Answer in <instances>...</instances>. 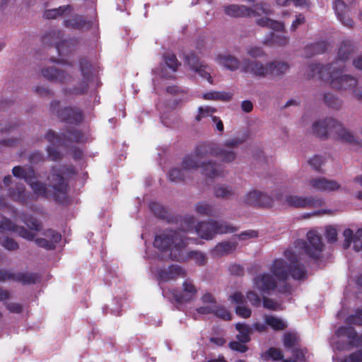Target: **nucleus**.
I'll list each match as a JSON object with an SVG mask.
<instances>
[{"mask_svg":"<svg viewBox=\"0 0 362 362\" xmlns=\"http://www.w3.org/2000/svg\"><path fill=\"white\" fill-rule=\"evenodd\" d=\"M243 204L254 206H270L273 203V199L266 193L252 189L243 197Z\"/></svg>","mask_w":362,"mask_h":362,"instance_id":"ddd939ff","label":"nucleus"},{"mask_svg":"<svg viewBox=\"0 0 362 362\" xmlns=\"http://www.w3.org/2000/svg\"><path fill=\"white\" fill-rule=\"evenodd\" d=\"M240 341H232L229 344L231 349L241 353H244L247 350V347Z\"/></svg>","mask_w":362,"mask_h":362,"instance_id":"864d4df0","label":"nucleus"},{"mask_svg":"<svg viewBox=\"0 0 362 362\" xmlns=\"http://www.w3.org/2000/svg\"><path fill=\"white\" fill-rule=\"evenodd\" d=\"M71 8L69 6H61L58 8L47 10L45 12V16L47 18H55L57 16L63 15L64 13H69Z\"/></svg>","mask_w":362,"mask_h":362,"instance_id":"e433bc0d","label":"nucleus"},{"mask_svg":"<svg viewBox=\"0 0 362 362\" xmlns=\"http://www.w3.org/2000/svg\"><path fill=\"white\" fill-rule=\"evenodd\" d=\"M307 242L299 240L296 243L295 249L288 250L285 252L284 259H276L271 268L272 275L262 273L257 275L253 281V287L258 290L262 295H269L278 287L279 284H284L291 274L296 279H302L305 276L304 267L300 264L303 259V253L312 259H319L322 257L324 244L321 238L314 230L307 233Z\"/></svg>","mask_w":362,"mask_h":362,"instance_id":"f257e3e1","label":"nucleus"},{"mask_svg":"<svg viewBox=\"0 0 362 362\" xmlns=\"http://www.w3.org/2000/svg\"><path fill=\"white\" fill-rule=\"evenodd\" d=\"M6 308L9 310V311L16 313H20L22 310L21 305L15 303H8L6 305Z\"/></svg>","mask_w":362,"mask_h":362,"instance_id":"680f3d73","label":"nucleus"},{"mask_svg":"<svg viewBox=\"0 0 362 362\" xmlns=\"http://www.w3.org/2000/svg\"><path fill=\"white\" fill-rule=\"evenodd\" d=\"M20 219L27 226L18 227L8 218H3L0 222V232L13 231L27 240H33L35 244L46 249H53L61 240V235L52 230L44 229L40 223L33 216H21Z\"/></svg>","mask_w":362,"mask_h":362,"instance_id":"f03ea898","label":"nucleus"},{"mask_svg":"<svg viewBox=\"0 0 362 362\" xmlns=\"http://www.w3.org/2000/svg\"><path fill=\"white\" fill-rule=\"evenodd\" d=\"M1 245L8 250H14L18 248V244L11 238H4L1 240Z\"/></svg>","mask_w":362,"mask_h":362,"instance_id":"49530a36","label":"nucleus"},{"mask_svg":"<svg viewBox=\"0 0 362 362\" xmlns=\"http://www.w3.org/2000/svg\"><path fill=\"white\" fill-rule=\"evenodd\" d=\"M249 17L256 18L257 25L269 28L277 32L284 30L285 26L281 22L273 21L269 18L272 14V9L269 4L263 2L256 4L249 7Z\"/></svg>","mask_w":362,"mask_h":362,"instance_id":"1a4fd4ad","label":"nucleus"},{"mask_svg":"<svg viewBox=\"0 0 362 362\" xmlns=\"http://www.w3.org/2000/svg\"><path fill=\"white\" fill-rule=\"evenodd\" d=\"M289 38L284 33H272L270 37L264 40L265 44H269L275 46L282 47L287 45Z\"/></svg>","mask_w":362,"mask_h":362,"instance_id":"7c9ffc66","label":"nucleus"},{"mask_svg":"<svg viewBox=\"0 0 362 362\" xmlns=\"http://www.w3.org/2000/svg\"><path fill=\"white\" fill-rule=\"evenodd\" d=\"M46 140L49 142L53 146L59 144L60 142V138L55 135L54 132L52 131H49L46 136H45Z\"/></svg>","mask_w":362,"mask_h":362,"instance_id":"6e6d98bb","label":"nucleus"},{"mask_svg":"<svg viewBox=\"0 0 362 362\" xmlns=\"http://www.w3.org/2000/svg\"><path fill=\"white\" fill-rule=\"evenodd\" d=\"M5 280H13L23 282L24 284H30L35 282L34 277L28 274L14 273L11 271L0 270V281Z\"/></svg>","mask_w":362,"mask_h":362,"instance_id":"b1692460","label":"nucleus"},{"mask_svg":"<svg viewBox=\"0 0 362 362\" xmlns=\"http://www.w3.org/2000/svg\"><path fill=\"white\" fill-rule=\"evenodd\" d=\"M308 183L312 189L321 192H331L340 188L337 181L322 176L310 178Z\"/></svg>","mask_w":362,"mask_h":362,"instance_id":"4468645a","label":"nucleus"},{"mask_svg":"<svg viewBox=\"0 0 362 362\" xmlns=\"http://www.w3.org/2000/svg\"><path fill=\"white\" fill-rule=\"evenodd\" d=\"M183 232L166 230L156 236L154 246L160 251L165 252V257L172 259L182 261L187 257L192 258L198 264H203L206 261L205 255L199 252H187L185 246L188 240H184Z\"/></svg>","mask_w":362,"mask_h":362,"instance_id":"20e7f679","label":"nucleus"},{"mask_svg":"<svg viewBox=\"0 0 362 362\" xmlns=\"http://www.w3.org/2000/svg\"><path fill=\"white\" fill-rule=\"evenodd\" d=\"M230 300L231 303L237 304L235 312L238 315L243 318L250 317L252 311L247 306L245 305L246 299L242 293L239 291L234 292L230 295Z\"/></svg>","mask_w":362,"mask_h":362,"instance_id":"6ab92c4d","label":"nucleus"},{"mask_svg":"<svg viewBox=\"0 0 362 362\" xmlns=\"http://www.w3.org/2000/svg\"><path fill=\"white\" fill-rule=\"evenodd\" d=\"M16 189L18 190V192H12L11 193V197L14 199H18L20 201H24L25 200V196L23 194L24 193V187L23 185H18L16 187Z\"/></svg>","mask_w":362,"mask_h":362,"instance_id":"5fc2aeb1","label":"nucleus"},{"mask_svg":"<svg viewBox=\"0 0 362 362\" xmlns=\"http://www.w3.org/2000/svg\"><path fill=\"white\" fill-rule=\"evenodd\" d=\"M80 66L81 69V72L83 75L84 81L83 82L81 88L76 90V93L77 94L83 93L87 89L88 82L90 80V74L89 71L90 65L89 62L86 60H82L80 62Z\"/></svg>","mask_w":362,"mask_h":362,"instance_id":"473e14b6","label":"nucleus"},{"mask_svg":"<svg viewBox=\"0 0 362 362\" xmlns=\"http://www.w3.org/2000/svg\"><path fill=\"white\" fill-rule=\"evenodd\" d=\"M334 362H362V350H359L350 354L348 357L344 360H340L333 356Z\"/></svg>","mask_w":362,"mask_h":362,"instance_id":"58836bf2","label":"nucleus"},{"mask_svg":"<svg viewBox=\"0 0 362 362\" xmlns=\"http://www.w3.org/2000/svg\"><path fill=\"white\" fill-rule=\"evenodd\" d=\"M215 61L218 64L230 71H235L240 66L239 60L235 57L228 53L218 54L215 58Z\"/></svg>","mask_w":362,"mask_h":362,"instance_id":"5701e85b","label":"nucleus"},{"mask_svg":"<svg viewBox=\"0 0 362 362\" xmlns=\"http://www.w3.org/2000/svg\"><path fill=\"white\" fill-rule=\"evenodd\" d=\"M353 63L356 69L362 70V56L356 58Z\"/></svg>","mask_w":362,"mask_h":362,"instance_id":"774afa93","label":"nucleus"},{"mask_svg":"<svg viewBox=\"0 0 362 362\" xmlns=\"http://www.w3.org/2000/svg\"><path fill=\"white\" fill-rule=\"evenodd\" d=\"M333 8L339 21L345 26L351 28L354 25V21L349 17V7L344 0H334Z\"/></svg>","mask_w":362,"mask_h":362,"instance_id":"f3484780","label":"nucleus"},{"mask_svg":"<svg viewBox=\"0 0 362 362\" xmlns=\"http://www.w3.org/2000/svg\"><path fill=\"white\" fill-rule=\"evenodd\" d=\"M296 336L294 334L286 333L284 336V345L286 348H291L295 345Z\"/></svg>","mask_w":362,"mask_h":362,"instance_id":"09e8293b","label":"nucleus"},{"mask_svg":"<svg viewBox=\"0 0 362 362\" xmlns=\"http://www.w3.org/2000/svg\"><path fill=\"white\" fill-rule=\"evenodd\" d=\"M344 247L345 248L349 247L351 243H353L354 248L356 250H362V228L358 229L355 233L351 229H346L344 231Z\"/></svg>","mask_w":362,"mask_h":362,"instance_id":"412c9836","label":"nucleus"},{"mask_svg":"<svg viewBox=\"0 0 362 362\" xmlns=\"http://www.w3.org/2000/svg\"><path fill=\"white\" fill-rule=\"evenodd\" d=\"M324 163V160L321 156H315L310 159L309 164L310 165L317 171H320L321 170V167Z\"/></svg>","mask_w":362,"mask_h":362,"instance_id":"37998d69","label":"nucleus"},{"mask_svg":"<svg viewBox=\"0 0 362 362\" xmlns=\"http://www.w3.org/2000/svg\"><path fill=\"white\" fill-rule=\"evenodd\" d=\"M325 237L329 242H335L337 238V231L335 227L329 226L325 228Z\"/></svg>","mask_w":362,"mask_h":362,"instance_id":"79ce46f5","label":"nucleus"},{"mask_svg":"<svg viewBox=\"0 0 362 362\" xmlns=\"http://www.w3.org/2000/svg\"><path fill=\"white\" fill-rule=\"evenodd\" d=\"M42 76L47 79L54 82H66L70 78L64 71L55 66L45 68L42 70Z\"/></svg>","mask_w":362,"mask_h":362,"instance_id":"4be33fe9","label":"nucleus"},{"mask_svg":"<svg viewBox=\"0 0 362 362\" xmlns=\"http://www.w3.org/2000/svg\"><path fill=\"white\" fill-rule=\"evenodd\" d=\"M233 231V227L226 223H218L216 221H209L200 223L196 227V233L202 238L209 240L211 239L215 234L226 233Z\"/></svg>","mask_w":362,"mask_h":362,"instance_id":"9d476101","label":"nucleus"},{"mask_svg":"<svg viewBox=\"0 0 362 362\" xmlns=\"http://www.w3.org/2000/svg\"><path fill=\"white\" fill-rule=\"evenodd\" d=\"M236 248V244L232 242H224L218 244L214 249L215 255H223L228 254Z\"/></svg>","mask_w":362,"mask_h":362,"instance_id":"f704fd0d","label":"nucleus"},{"mask_svg":"<svg viewBox=\"0 0 362 362\" xmlns=\"http://www.w3.org/2000/svg\"><path fill=\"white\" fill-rule=\"evenodd\" d=\"M263 305L264 308L270 310H278L279 304L274 301L272 299L264 298H263Z\"/></svg>","mask_w":362,"mask_h":362,"instance_id":"4d7b16f0","label":"nucleus"},{"mask_svg":"<svg viewBox=\"0 0 362 362\" xmlns=\"http://www.w3.org/2000/svg\"><path fill=\"white\" fill-rule=\"evenodd\" d=\"M267 325H266V323L264 324V323L257 322L253 325V328L256 331L262 332H264L267 329Z\"/></svg>","mask_w":362,"mask_h":362,"instance_id":"338daca9","label":"nucleus"},{"mask_svg":"<svg viewBox=\"0 0 362 362\" xmlns=\"http://www.w3.org/2000/svg\"><path fill=\"white\" fill-rule=\"evenodd\" d=\"M242 69L244 72L250 73L253 75L259 76H264L269 74V63L266 65H264L261 62L256 61H244Z\"/></svg>","mask_w":362,"mask_h":362,"instance_id":"aec40b11","label":"nucleus"},{"mask_svg":"<svg viewBox=\"0 0 362 362\" xmlns=\"http://www.w3.org/2000/svg\"><path fill=\"white\" fill-rule=\"evenodd\" d=\"M239 144H240V141L238 139L233 138L227 139L221 146L228 149H232L233 147L237 146Z\"/></svg>","mask_w":362,"mask_h":362,"instance_id":"bf43d9fd","label":"nucleus"},{"mask_svg":"<svg viewBox=\"0 0 362 362\" xmlns=\"http://www.w3.org/2000/svg\"><path fill=\"white\" fill-rule=\"evenodd\" d=\"M241 107L245 112H250L252 111L253 105L250 101L245 100L242 103Z\"/></svg>","mask_w":362,"mask_h":362,"instance_id":"e2e57ef3","label":"nucleus"},{"mask_svg":"<svg viewBox=\"0 0 362 362\" xmlns=\"http://www.w3.org/2000/svg\"><path fill=\"white\" fill-rule=\"evenodd\" d=\"M185 271L178 265H172L167 269L160 270L158 272V276L160 280L167 281L175 279L177 277H182L185 275Z\"/></svg>","mask_w":362,"mask_h":362,"instance_id":"393cba45","label":"nucleus"},{"mask_svg":"<svg viewBox=\"0 0 362 362\" xmlns=\"http://www.w3.org/2000/svg\"><path fill=\"white\" fill-rule=\"evenodd\" d=\"M13 174L16 177L25 179L37 196L59 198L60 194H64L66 190V183L59 170L53 169L51 176L48 177L49 188H47L41 182L34 180L35 179V173L30 167H14Z\"/></svg>","mask_w":362,"mask_h":362,"instance_id":"39448f33","label":"nucleus"},{"mask_svg":"<svg viewBox=\"0 0 362 362\" xmlns=\"http://www.w3.org/2000/svg\"><path fill=\"white\" fill-rule=\"evenodd\" d=\"M329 343L334 349L349 350L353 346H362V335L358 337L352 327H341L337 329Z\"/></svg>","mask_w":362,"mask_h":362,"instance_id":"6e6552de","label":"nucleus"},{"mask_svg":"<svg viewBox=\"0 0 362 362\" xmlns=\"http://www.w3.org/2000/svg\"><path fill=\"white\" fill-rule=\"evenodd\" d=\"M235 329L238 332L236 338L239 341L247 343L250 341L252 328L250 325L243 323H237L235 325Z\"/></svg>","mask_w":362,"mask_h":362,"instance_id":"cd10ccee","label":"nucleus"},{"mask_svg":"<svg viewBox=\"0 0 362 362\" xmlns=\"http://www.w3.org/2000/svg\"><path fill=\"white\" fill-rule=\"evenodd\" d=\"M57 114L62 119L66 120L71 123L78 122L82 119L81 112L72 107H66L59 111Z\"/></svg>","mask_w":362,"mask_h":362,"instance_id":"bb28decb","label":"nucleus"},{"mask_svg":"<svg viewBox=\"0 0 362 362\" xmlns=\"http://www.w3.org/2000/svg\"><path fill=\"white\" fill-rule=\"evenodd\" d=\"M195 210L197 213L202 214V215H206V216H214L215 211L211 205L209 204L202 202L198 203L195 206Z\"/></svg>","mask_w":362,"mask_h":362,"instance_id":"c9c22d12","label":"nucleus"},{"mask_svg":"<svg viewBox=\"0 0 362 362\" xmlns=\"http://www.w3.org/2000/svg\"><path fill=\"white\" fill-rule=\"evenodd\" d=\"M247 299L254 306L260 305L261 298L254 291H250L247 293Z\"/></svg>","mask_w":362,"mask_h":362,"instance_id":"de8ad7c7","label":"nucleus"},{"mask_svg":"<svg viewBox=\"0 0 362 362\" xmlns=\"http://www.w3.org/2000/svg\"><path fill=\"white\" fill-rule=\"evenodd\" d=\"M209 151V147L206 145H199L194 153L192 155L186 156L183 161L181 168H175L170 170L168 174L169 179L172 181H178L184 180L190 173L199 171L202 174L214 177L218 175V171L215 168L214 165L204 162H201Z\"/></svg>","mask_w":362,"mask_h":362,"instance_id":"423d86ee","label":"nucleus"},{"mask_svg":"<svg viewBox=\"0 0 362 362\" xmlns=\"http://www.w3.org/2000/svg\"><path fill=\"white\" fill-rule=\"evenodd\" d=\"M233 94L227 91H210L202 95L204 100L228 101Z\"/></svg>","mask_w":362,"mask_h":362,"instance_id":"c756f323","label":"nucleus"},{"mask_svg":"<svg viewBox=\"0 0 362 362\" xmlns=\"http://www.w3.org/2000/svg\"><path fill=\"white\" fill-rule=\"evenodd\" d=\"M233 189L229 187L220 186L215 190V194L217 197L228 198L233 195Z\"/></svg>","mask_w":362,"mask_h":362,"instance_id":"ea45409f","label":"nucleus"},{"mask_svg":"<svg viewBox=\"0 0 362 362\" xmlns=\"http://www.w3.org/2000/svg\"><path fill=\"white\" fill-rule=\"evenodd\" d=\"M351 51V45L343 44L338 52V59L331 65L322 66L320 64H311L308 68V77L318 76L320 78L329 82L332 86L337 89H349L354 88L356 80L348 75L343 74V63L348 58Z\"/></svg>","mask_w":362,"mask_h":362,"instance_id":"7ed1b4c3","label":"nucleus"},{"mask_svg":"<svg viewBox=\"0 0 362 362\" xmlns=\"http://www.w3.org/2000/svg\"><path fill=\"white\" fill-rule=\"evenodd\" d=\"M216 112V110L213 107L206 106L204 107H200L199 108V114L197 115L196 119L199 121L201 120L202 117L210 116L214 112Z\"/></svg>","mask_w":362,"mask_h":362,"instance_id":"c03bdc74","label":"nucleus"},{"mask_svg":"<svg viewBox=\"0 0 362 362\" xmlns=\"http://www.w3.org/2000/svg\"><path fill=\"white\" fill-rule=\"evenodd\" d=\"M82 18L81 17H74L71 19L65 21L66 26H71L74 28H81L83 27Z\"/></svg>","mask_w":362,"mask_h":362,"instance_id":"603ef678","label":"nucleus"},{"mask_svg":"<svg viewBox=\"0 0 362 362\" xmlns=\"http://www.w3.org/2000/svg\"><path fill=\"white\" fill-rule=\"evenodd\" d=\"M247 53L254 58L261 57L264 55L262 48L257 46H249L247 48Z\"/></svg>","mask_w":362,"mask_h":362,"instance_id":"a18cd8bd","label":"nucleus"},{"mask_svg":"<svg viewBox=\"0 0 362 362\" xmlns=\"http://www.w3.org/2000/svg\"><path fill=\"white\" fill-rule=\"evenodd\" d=\"M211 313H214L216 316L225 320H231V314L223 306L216 305L214 311Z\"/></svg>","mask_w":362,"mask_h":362,"instance_id":"a19ab883","label":"nucleus"},{"mask_svg":"<svg viewBox=\"0 0 362 362\" xmlns=\"http://www.w3.org/2000/svg\"><path fill=\"white\" fill-rule=\"evenodd\" d=\"M202 145H206V144H203ZM209 147V152L204 156V158L201 160V162H204L206 164H209V163H206V160L209 156L212 155L221 158L223 162L230 163L233 161L236 158V153L233 149H228L224 147H216L213 148L210 145L206 144ZM211 164V163H210ZM214 165L215 168L218 171V176L221 174V170H220V166L216 164L212 163ZM216 177V175L214 176Z\"/></svg>","mask_w":362,"mask_h":362,"instance_id":"f8f14e48","label":"nucleus"},{"mask_svg":"<svg viewBox=\"0 0 362 362\" xmlns=\"http://www.w3.org/2000/svg\"><path fill=\"white\" fill-rule=\"evenodd\" d=\"M179 63L176 57L173 54H167L163 57V64L160 65V69L156 70V74L164 78H171L176 71Z\"/></svg>","mask_w":362,"mask_h":362,"instance_id":"dca6fc26","label":"nucleus"},{"mask_svg":"<svg viewBox=\"0 0 362 362\" xmlns=\"http://www.w3.org/2000/svg\"><path fill=\"white\" fill-rule=\"evenodd\" d=\"M295 359H286L283 362H303L305 358V353L302 349H295L293 353Z\"/></svg>","mask_w":362,"mask_h":362,"instance_id":"8fccbe9b","label":"nucleus"},{"mask_svg":"<svg viewBox=\"0 0 362 362\" xmlns=\"http://www.w3.org/2000/svg\"><path fill=\"white\" fill-rule=\"evenodd\" d=\"M224 12L231 17H249V7L245 5L231 4L224 6Z\"/></svg>","mask_w":362,"mask_h":362,"instance_id":"a878e982","label":"nucleus"},{"mask_svg":"<svg viewBox=\"0 0 362 362\" xmlns=\"http://www.w3.org/2000/svg\"><path fill=\"white\" fill-rule=\"evenodd\" d=\"M202 301L204 304H207L205 306L199 308L197 311L201 314H209L214 311V308H216L215 298L213 295L209 293H204L202 297Z\"/></svg>","mask_w":362,"mask_h":362,"instance_id":"c85d7f7f","label":"nucleus"},{"mask_svg":"<svg viewBox=\"0 0 362 362\" xmlns=\"http://www.w3.org/2000/svg\"><path fill=\"white\" fill-rule=\"evenodd\" d=\"M264 320L266 325L274 330H283L287 327V323L285 320L273 315H265Z\"/></svg>","mask_w":362,"mask_h":362,"instance_id":"2f4dec72","label":"nucleus"},{"mask_svg":"<svg viewBox=\"0 0 362 362\" xmlns=\"http://www.w3.org/2000/svg\"><path fill=\"white\" fill-rule=\"evenodd\" d=\"M304 21H305V18L303 15L299 14V15L296 16L295 21L293 22V23L291 25V30H295L296 29H297V28L300 25H301L304 23Z\"/></svg>","mask_w":362,"mask_h":362,"instance_id":"052dcab7","label":"nucleus"},{"mask_svg":"<svg viewBox=\"0 0 362 362\" xmlns=\"http://www.w3.org/2000/svg\"><path fill=\"white\" fill-rule=\"evenodd\" d=\"M345 322L348 324L362 325V309L356 310L354 314L345 318Z\"/></svg>","mask_w":362,"mask_h":362,"instance_id":"4c0bfd02","label":"nucleus"},{"mask_svg":"<svg viewBox=\"0 0 362 362\" xmlns=\"http://www.w3.org/2000/svg\"><path fill=\"white\" fill-rule=\"evenodd\" d=\"M286 204L295 208H317L322 206L325 201L318 196H300L297 194H289L285 198Z\"/></svg>","mask_w":362,"mask_h":362,"instance_id":"9b49d317","label":"nucleus"},{"mask_svg":"<svg viewBox=\"0 0 362 362\" xmlns=\"http://www.w3.org/2000/svg\"><path fill=\"white\" fill-rule=\"evenodd\" d=\"M47 153L48 156L53 160H57L59 156V153L50 146L47 147Z\"/></svg>","mask_w":362,"mask_h":362,"instance_id":"69168bd1","label":"nucleus"},{"mask_svg":"<svg viewBox=\"0 0 362 362\" xmlns=\"http://www.w3.org/2000/svg\"><path fill=\"white\" fill-rule=\"evenodd\" d=\"M197 288L192 281L187 280L182 284L181 292L173 291L172 296L177 302L183 303L191 300L197 294Z\"/></svg>","mask_w":362,"mask_h":362,"instance_id":"a211bd4d","label":"nucleus"},{"mask_svg":"<svg viewBox=\"0 0 362 362\" xmlns=\"http://www.w3.org/2000/svg\"><path fill=\"white\" fill-rule=\"evenodd\" d=\"M313 130L320 137L327 136L328 134H336L344 141L352 145H359L360 141L348 129L337 120L328 118L315 122L313 125Z\"/></svg>","mask_w":362,"mask_h":362,"instance_id":"0eeeda50","label":"nucleus"},{"mask_svg":"<svg viewBox=\"0 0 362 362\" xmlns=\"http://www.w3.org/2000/svg\"><path fill=\"white\" fill-rule=\"evenodd\" d=\"M266 355L269 356L273 360L277 361L280 360L283 357V354L281 351L276 348H271L269 349L267 352L266 353Z\"/></svg>","mask_w":362,"mask_h":362,"instance_id":"3c124183","label":"nucleus"},{"mask_svg":"<svg viewBox=\"0 0 362 362\" xmlns=\"http://www.w3.org/2000/svg\"><path fill=\"white\" fill-rule=\"evenodd\" d=\"M186 61L192 71L197 73L203 79L212 83L213 80L211 76V69L209 66L199 62L197 57L193 53L186 56Z\"/></svg>","mask_w":362,"mask_h":362,"instance_id":"2eb2a0df","label":"nucleus"},{"mask_svg":"<svg viewBox=\"0 0 362 362\" xmlns=\"http://www.w3.org/2000/svg\"><path fill=\"white\" fill-rule=\"evenodd\" d=\"M269 74L273 76H280L286 72L288 69V65L283 62H274L269 63Z\"/></svg>","mask_w":362,"mask_h":362,"instance_id":"72a5a7b5","label":"nucleus"},{"mask_svg":"<svg viewBox=\"0 0 362 362\" xmlns=\"http://www.w3.org/2000/svg\"><path fill=\"white\" fill-rule=\"evenodd\" d=\"M258 233L255 230H247L243 232L238 235V238L241 240H245L250 238H254L257 237Z\"/></svg>","mask_w":362,"mask_h":362,"instance_id":"13d9d810","label":"nucleus"},{"mask_svg":"<svg viewBox=\"0 0 362 362\" xmlns=\"http://www.w3.org/2000/svg\"><path fill=\"white\" fill-rule=\"evenodd\" d=\"M212 121L215 124L216 129L221 132L223 131V124L222 121L216 117H212Z\"/></svg>","mask_w":362,"mask_h":362,"instance_id":"0e129e2a","label":"nucleus"}]
</instances>
